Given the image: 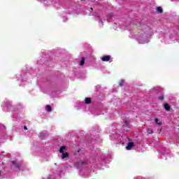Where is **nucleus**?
Segmentation results:
<instances>
[{
    "label": "nucleus",
    "instance_id": "obj_1",
    "mask_svg": "<svg viewBox=\"0 0 179 179\" xmlns=\"http://www.w3.org/2000/svg\"><path fill=\"white\" fill-rule=\"evenodd\" d=\"M110 59H111V57H110L109 55L103 56L101 58V61H103V62H108Z\"/></svg>",
    "mask_w": 179,
    "mask_h": 179
},
{
    "label": "nucleus",
    "instance_id": "obj_2",
    "mask_svg": "<svg viewBox=\"0 0 179 179\" xmlns=\"http://www.w3.org/2000/svg\"><path fill=\"white\" fill-rule=\"evenodd\" d=\"M135 146V144L134 143V142H129L127 144V146L126 147L127 150H131V149H132V148H134Z\"/></svg>",
    "mask_w": 179,
    "mask_h": 179
},
{
    "label": "nucleus",
    "instance_id": "obj_3",
    "mask_svg": "<svg viewBox=\"0 0 179 179\" xmlns=\"http://www.w3.org/2000/svg\"><path fill=\"white\" fill-rule=\"evenodd\" d=\"M164 108L166 110V111H170V110H171V108L170 107V106H169V103H165L164 104Z\"/></svg>",
    "mask_w": 179,
    "mask_h": 179
},
{
    "label": "nucleus",
    "instance_id": "obj_4",
    "mask_svg": "<svg viewBox=\"0 0 179 179\" xmlns=\"http://www.w3.org/2000/svg\"><path fill=\"white\" fill-rule=\"evenodd\" d=\"M11 164L15 166V169H20V166L17 164L16 161H11Z\"/></svg>",
    "mask_w": 179,
    "mask_h": 179
},
{
    "label": "nucleus",
    "instance_id": "obj_5",
    "mask_svg": "<svg viewBox=\"0 0 179 179\" xmlns=\"http://www.w3.org/2000/svg\"><path fill=\"white\" fill-rule=\"evenodd\" d=\"M45 110H47L48 113H51V111H52V108H51V106L47 105L45 106Z\"/></svg>",
    "mask_w": 179,
    "mask_h": 179
},
{
    "label": "nucleus",
    "instance_id": "obj_6",
    "mask_svg": "<svg viewBox=\"0 0 179 179\" xmlns=\"http://www.w3.org/2000/svg\"><path fill=\"white\" fill-rule=\"evenodd\" d=\"M66 157H69V154L68 152H63L62 155V159H66Z\"/></svg>",
    "mask_w": 179,
    "mask_h": 179
},
{
    "label": "nucleus",
    "instance_id": "obj_7",
    "mask_svg": "<svg viewBox=\"0 0 179 179\" xmlns=\"http://www.w3.org/2000/svg\"><path fill=\"white\" fill-rule=\"evenodd\" d=\"M85 57H82L80 62V65L81 66H83V65H85Z\"/></svg>",
    "mask_w": 179,
    "mask_h": 179
},
{
    "label": "nucleus",
    "instance_id": "obj_8",
    "mask_svg": "<svg viewBox=\"0 0 179 179\" xmlns=\"http://www.w3.org/2000/svg\"><path fill=\"white\" fill-rule=\"evenodd\" d=\"M65 149H66V146H62V147H60V148H59V152H60V153H64V150Z\"/></svg>",
    "mask_w": 179,
    "mask_h": 179
},
{
    "label": "nucleus",
    "instance_id": "obj_9",
    "mask_svg": "<svg viewBox=\"0 0 179 179\" xmlns=\"http://www.w3.org/2000/svg\"><path fill=\"white\" fill-rule=\"evenodd\" d=\"M85 103L86 104H90V103H92V99L90 98H86Z\"/></svg>",
    "mask_w": 179,
    "mask_h": 179
},
{
    "label": "nucleus",
    "instance_id": "obj_10",
    "mask_svg": "<svg viewBox=\"0 0 179 179\" xmlns=\"http://www.w3.org/2000/svg\"><path fill=\"white\" fill-rule=\"evenodd\" d=\"M157 11L158 12V13H162L163 12V8H162L160 6L157 7Z\"/></svg>",
    "mask_w": 179,
    "mask_h": 179
},
{
    "label": "nucleus",
    "instance_id": "obj_11",
    "mask_svg": "<svg viewBox=\"0 0 179 179\" xmlns=\"http://www.w3.org/2000/svg\"><path fill=\"white\" fill-rule=\"evenodd\" d=\"M147 134H153V129H147Z\"/></svg>",
    "mask_w": 179,
    "mask_h": 179
},
{
    "label": "nucleus",
    "instance_id": "obj_12",
    "mask_svg": "<svg viewBox=\"0 0 179 179\" xmlns=\"http://www.w3.org/2000/svg\"><path fill=\"white\" fill-rule=\"evenodd\" d=\"M155 122H156V124H157L158 125H161L162 123H159V118L156 117L155 119Z\"/></svg>",
    "mask_w": 179,
    "mask_h": 179
},
{
    "label": "nucleus",
    "instance_id": "obj_13",
    "mask_svg": "<svg viewBox=\"0 0 179 179\" xmlns=\"http://www.w3.org/2000/svg\"><path fill=\"white\" fill-rule=\"evenodd\" d=\"M94 17H96L98 19L99 22L101 21L100 20V15H94Z\"/></svg>",
    "mask_w": 179,
    "mask_h": 179
},
{
    "label": "nucleus",
    "instance_id": "obj_14",
    "mask_svg": "<svg viewBox=\"0 0 179 179\" xmlns=\"http://www.w3.org/2000/svg\"><path fill=\"white\" fill-rule=\"evenodd\" d=\"M158 100H160L161 101H163V100H164V96H159Z\"/></svg>",
    "mask_w": 179,
    "mask_h": 179
},
{
    "label": "nucleus",
    "instance_id": "obj_15",
    "mask_svg": "<svg viewBox=\"0 0 179 179\" xmlns=\"http://www.w3.org/2000/svg\"><path fill=\"white\" fill-rule=\"evenodd\" d=\"M119 85H120V86H124V80H121V81L119 83Z\"/></svg>",
    "mask_w": 179,
    "mask_h": 179
},
{
    "label": "nucleus",
    "instance_id": "obj_16",
    "mask_svg": "<svg viewBox=\"0 0 179 179\" xmlns=\"http://www.w3.org/2000/svg\"><path fill=\"white\" fill-rule=\"evenodd\" d=\"M125 125H128V120H124Z\"/></svg>",
    "mask_w": 179,
    "mask_h": 179
},
{
    "label": "nucleus",
    "instance_id": "obj_17",
    "mask_svg": "<svg viewBox=\"0 0 179 179\" xmlns=\"http://www.w3.org/2000/svg\"><path fill=\"white\" fill-rule=\"evenodd\" d=\"M80 164H86V162H82L80 163Z\"/></svg>",
    "mask_w": 179,
    "mask_h": 179
},
{
    "label": "nucleus",
    "instance_id": "obj_18",
    "mask_svg": "<svg viewBox=\"0 0 179 179\" xmlns=\"http://www.w3.org/2000/svg\"><path fill=\"white\" fill-rule=\"evenodd\" d=\"M24 129L25 131H27V127L24 126Z\"/></svg>",
    "mask_w": 179,
    "mask_h": 179
},
{
    "label": "nucleus",
    "instance_id": "obj_19",
    "mask_svg": "<svg viewBox=\"0 0 179 179\" xmlns=\"http://www.w3.org/2000/svg\"><path fill=\"white\" fill-rule=\"evenodd\" d=\"M90 10H93V8H90Z\"/></svg>",
    "mask_w": 179,
    "mask_h": 179
},
{
    "label": "nucleus",
    "instance_id": "obj_20",
    "mask_svg": "<svg viewBox=\"0 0 179 179\" xmlns=\"http://www.w3.org/2000/svg\"><path fill=\"white\" fill-rule=\"evenodd\" d=\"M109 17H112L111 15H109Z\"/></svg>",
    "mask_w": 179,
    "mask_h": 179
},
{
    "label": "nucleus",
    "instance_id": "obj_21",
    "mask_svg": "<svg viewBox=\"0 0 179 179\" xmlns=\"http://www.w3.org/2000/svg\"><path fill=\"white\" fill-rule=\"evenodd\" d=\"M2 164H5V163L2 162Z\"/></svg>",
    "mask_w": 179,
    "mask_h": 179
},
{
    "label": "nucleus",
    "instance_id": "obj_22",
    "mask_svg": "<svg viewBox=\"0 0 179 179\" xmlns=\"http://www.w3.org/2000/svg\"><path fill=\"white\" fill-rule=\"evenodd\" d=\"M0 176H1V171H0Z\"/></svg>",
    "mask_w": 179,
    "mask_h": 179
}]
</instances>
